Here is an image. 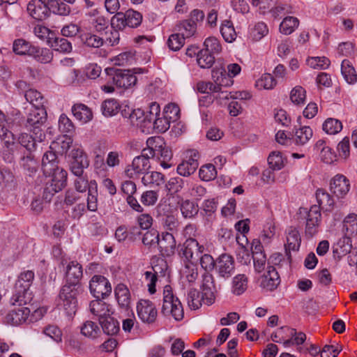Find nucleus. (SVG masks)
Wrapping results in <instances>:
<instances>
[{
	"mask_svg": "<svg viewBox=\"0 0 357 357\" xmlns=\"http://www.w3.org/2000/svg\"><path fill=\"white\" fill-rule=\"evenodd\" d=\"M248 278L244 274L236 275L232 280V292L236 295L242 294L248 288Z\"/></svg>",
	"mask_w": 357,
	"mask_h": 357,
	"instance_id": "40",
	"label": "nucleus"
},
{
	"mask_svg": "<svg viewBox=\"0 0 357 357\" xmlns=\"http://www.w3.org/2000/svg\"><path fill=\"white\" fill-rule=\"evenodd\" d=\"M178 33L185 38H188L192 36L196 31V24L190 22L189 20H185L181 21L177 25Z\"/></svg>",
	"mask_w": 357,
	"mask_h": 357,
	"instance_id": "44",
	"label": "nucleus"
},
{
	"mask_svg": "<svg viewBox=\"0 0 357 357\" xmlns=\"http://www.w3.org/2000/svg\"><path fill=\"white\" fill-rule=\"evenodd\" d=\"M155 147V158L160 162V165L164 169L169 168L172 166L170 160L172 158V151L171 149L167 145L163 138L161 137H156V141H153L151 146Z\"/></svg>",
	"mask_w": 357,
	"mask_h": 357,
	"instance_id": "11",
	"label": "nucleus"
},
{
	"mask_svg": "<svg viewBox=\"0 0 357 357\" xmlns=\"http://www.w3.org/2000/svg\"><path fill=\"white\" fill-rule=\"evenodd\" d=\"M59 160L55 151H46L42 158V170L44 174H50L59 168Z\"/></svg>",
	"mask_w": 357,
	"mask_h": 357,
	"instance_id": "21",
	"label": "nucleus"
},
{
	"mask_svg": "<svg viewBox=\"0 0 357 357\" xmlns=\"http://www.w3.org/2000/svg\"><path fill=\"white\" fill-rule=\"evenodd\" d=\"M21 166L29 174L30 176L32 174L36 173L38 168L37 162L33 159L31 154L22 158Z\"/></svg>",
	"mask_w": 357,
	"mask_h": 357,
	"instance_id": "63",
	"label": "nucleus"
},
{
	"mask_svg": "<svg viewBox=\"0 0 357 357\" xmlns=\"http://www.w3.org/2000/svg\"><path fill=\"white\" fill-rule=\"evenodd\" d=\"M34 273L32 271H24L18 276L16 281L15 289L23 290L29 289L34 280Z\"/></svg>",
	"mask_w": 357,
	"mask_h": 357,
	"instance_id": "32",
	"label": "nucleus"
},
{
	"mask_svg": "<svg viewBox=\"0 0 357 357\" xmlns=\"http://www.w3.org/2000/svg\"><path fill=\"white\" fill-rule=\"evenodd\" d=\"M19 143L26 148L29 151H32L36 149V142L38 141L36 135L33 137L27 133H22L20 135L18 138Z\"/></svg>",
	"mask_w": 357,
	"mask_h": 357,
	"instance_id": "58",
	"label": "nucleus"
},
{
	"mask_svg": "<svg viewBox=\"0 0 357 357\" xmlns=\"http://www.w3.org/2000/svg\"><path fill=\"white\" fill-rule=\"evenodd\" d=\"M33 300L32 293L30 289L20 290L15 289V293L10 298V303L13 305H17L18 307H24Z\"/></svg>",
	"mask_w": 357,
	"mask_h": 357,
	"instance_id": "27",
	"label": "nucleus"
},
{
	"mask_svg": "<svg viewBox=\"0 0 357 357\" xmlns=\"http://www.w3.org/2000/svg\"><path fill=\"white\" fill-rule=\"evenodd\" d=\"M341 73L345 81L350 84H354L357 80V75L350 61L344 59L342 61Z\"/></svg>",
	"mask_w": 357,
	"mask_h": 357,
	"instance_id": "36",
	"label": "nucleus"
},
{
	"mask_svg": "<svg viewBox=\"0 0 357 357\" xmlns=\"http://www.w3.org/2000/svg\"><path fill=\"white\" fill-rule=\"evenodd\" d=\"M306 98V91L301 86H295L291 91L290 99L295 105H303Z\"/></svg>",
	"mask_w": 357,
	"mask_h": 357,
	"instance_id": "54",
	"label": "nucleus"
},
{
	"mask_svg": "<svg viewBox=\"0 0 357 357\" xmlns=\"http://www.w3.org/2000/svg\"><path fill=\"white\" fill-rule=\"evenodd\" d=\"M316 198L319 204L318 207L326 211H331L335 201L333 197L324 189L319 188L316 191Z\"/></svg>",
	"mask_w": 357,
	"mask_h": 357,
	"instance_id": "25",
	"label": "nucleus"
},
{
	"mask_svg": "<svg viewBox=\"0 0 357 357\" xmlns=\"http://www.w3.org/2000/svg\"><path fill=\"white\" fill-rule=\"evenodd\" d=\"M184 181L180 177L171 178L165 184L167 190L170 193H176L181 190Z\"/></svg>",
	"mask_w": 357,
	"mask_h": 357,
	"instance_id": "64",
	"label": "nucleus"
},
{
	"mask_svg": "<svg viewBox=\"0 0 357 357\" xmlns=\"http://www.w3.org/2000/svg\"><path fill=\"white\" fill-rule=\"evenodd\" d=\"M180 208L183 216L185 218L195 217L199 211L198 206L188 199L183 201Z\"/></svg>",
	"mask_w": 357,
	"mask_h": 357,
	"instance_id": "48",
	"label": "nucleus"
},
{
	"mask_svg": "<svg viewBox=\"0 0 357 357\" xmlns=\"http://www.w3.org/2000/svg\"><path fill=\"white\" fill-rule=\"evenodd\" d=\"M111 26L116 30H123L127 26L125 13L118 12L111 19Z\"/></svg>",
	"mask_w": 357,
	"mask_h": 357,
	"instance_id": "62",
	"label": "nucleus"
},
{
	"mask_svg": "<svg viewBox=\"0 0 357 357\" xmlns=\"http://www.w3.org/2000/svg\"><path fill=\"white\" fill-rule=\"evenodd\" d=\"M102 298H96L90 303L89 307L91 312L100 317V320L110 315L109 305Z\"/></svg>",
	"mask_w": 357,
	"mask_h": 357,
	"instance_id": "24",
	"label": "nucleus"
},
{
	"mask_svg": "<svg viewBox=\"0 0 357 357\" xmlns=\"http://www.w3.org/2000/svg\"><path fill=\"white\" fill-rule=\"evenodd\" d=\"M268 32V27L264 22H257L252 29L250 35L254 40H259Z\"/></svg>",
	"mask_w": 357,
	"mask_h": 357,
	"instance_id": "59",
	"label": "nucleus"
},
{
	"mask_svg": "<svg viewBox=\"0 0 357 357\" xmlns=\"http://www.w3.org/2000/svg\"><path fill=\"white\" fill-rule=\"evenodd\" d=\"M161 313L166 317L172 316L176 321H181L184 317L182 304L180 300L174 296L169 285L164 287Z\"/></svg>",
	"mask_w": 357,
	"mask_h": 357,
	"instance_id": "3",
	"label": "nucleus"
},
{
	"mask_svg": "<svg viewBox=\"0 0 357 357\" xmlns=\"http://www.w3.org/2000/svg\"><path fill=\"white\" fill-rule=\"evenodd\" d=\"M47 120V112L44 106L33 107L29 113L24 126L36 135L39 142L45 139V134L42 128Z\"/></svg>",
	"mask_w": 357,
	"mask_h": 357,
	"instance_id": "2",
	"label": "nucleus"
},
{
	"mask_svg": "<svg viewBox=\"0 0 357 357\" xmlns=\"http://www.w3.org/2000/svg\"><path fill=\"white\" fill-rule=\"evenodd\" d=\"M74 181V187L75 191L84 195L86 197L87 191V209L90 211H96L98 209V185L95 180L89 181L86 176L83 174L76 176Z\"/></svg>",
	"mask_w": 357,
	"mask_h": 357,
	"instance_id": "1",
	"label": "nucleus"
},
{
	"mask_svg": "<svg viewBox=\"0 0 357 357\" xmlns=\"http://www.w3.org/2000/svg\"><path fill=\"white\" fill-rule=\"evenodd\" d=\"M199 178L205 181L213 180L217 176L215 167L212 164H207L201 167L199 171Z\"/></svg>",
	"mask_w": 357,
	"mask_h": 357,
	"instance_id": "52",
	"label": "nucleus"
},
{
	"mask_svg": "<svg viewBox=\"0 0 357 357\" xmlns=\"http://www.w3.org/2000/svg\"><path fill=\"white\" fill-rule=\"evenodd\" d=\"M150 168V161L144 155H138L135 157L132 163L126 167L125 174L129 178H135L139 175L147 174Z\"/></svg>",
	"mask_w": 357,
	"mask_h": 357,
	"instance_id": "10",
	"label": "nucleus"
},
{
	"mask_svg": "<svg viewBox=\"0 0 357 357\" xmlns=\"http://www.w3.org/2000/svg\"><path fill=\"white\" fill-rule=\"evenodd\" d=\"M215 270L218 276L224 279L229 278L235 271V261L232 256L222 254L216 259Z\"/></svg>",
	"mask_w": 357,
	"mask_h": 357,
	"instance_id": "12",
	"label": "nucleus"
},
{
	"mask_svg": "<svg viewBox=\"0 0 357 357\" xmlns=\"http://www.w3.org/2000/svg\"><path fill=\"white\" fill-rule=\"evenodd\" d=\"M305 213V237L310 239L315 236L319 231L321 222V213L319 207L317 205L312 206L309 211L306 208H300V213Z\"/></svg>",
	"mask_w": 357,
	"mask_h": 357,
	"instance_id": "4",
	"label": "nucleus"
},
{
	"mask_svg": "<svg viewBox=\"0 0 357 357\" xmlns=\"http://www.w3.org/2000/svg\"><path fill=\"white\" fill-rule=\"evenodd\" d=\"M29 56L41 63H50L53 59L54 54L52 50L49 48L33 45L31 49Z\"/></svg>",
	"mask_w": 357,
	"mask_h": 357,
	"instance_id": "23",
	"label": "nucleus"
},
{
	"mask_svg": "<svg viewBox=\"0 0 357 357\" xmlns=\"http://www.w3.org/2000/svg\"><path fill=\"white\" fill-rule=\"evenodd\" d=\"M115 296L119 305L127 309L130 303V294L128 287L123 284H119L115 289Z\"/></svg>",
	"mask_w": 357,
	"mask_h": 357,
	"instance_id": "28",
	"label": "nucleus"
},
{
	"mask_svg": "<svg viewBox=\"0 0 357 357\" xmlns=\"http://www.w3.org/2000/svg\"><path fill=\"white\" fill-rule=\"evenodd\" d=\"M273 341L282 343L284 348L299 347L305 341V336H288L287 339L280 338V336H273Z\"/></svg>",
	"mask_w": 357,
	"mask_h": 357,
	"instance_id": "37",
	"label": "nucleus"
},
{
	"mask_svg": "<svg viewBox=\"0 0 357 357\" xmlns=\"http://www.w3.org/2000/svg\"><path fill=\"white\" fill-rule=\"evenodd\" d=\"M301 243V238L298 229L292 227H289L287 235V244L285 245L286 252H287L290 250H298Z\"/></svg>",
	"mask_w": 357,
	"mask_h": 357,
	"instance_id": "26",
	"label": "nucleus"
},
{
	"mask_svg": "<svg viewBox=\"0 0 357 357\" xmlns=\"http://www.w3.org/2000/svg\"><path fill=\"white\" fill-rule=\"evenodd\" d=\"M343 229L349 235L357 234V215H348L343 221Z\"/></svg>",
	"mask_w": 357,
	"mask_h": 357,
	"instance_id": "53",
	"label": "nucleus"
},
{
	"mask_svg": "<svg viewBox=\"0 0 357 357\" xmlns=\"http://www.w3.org/2000/svg\"><path fill=\"white\" fill-rule=\"evenodd\" d=\"M165 182V176L158 172H148V173L142 178V183L144 185L159 187L164 185Z\"/></svg>",
	"mask_w": 357,
	"mask_h": 357,
	"instance_id": "33",
	"label": "nucleus"
},
{
	"mask_svg": "<svg viewBox=\"0 0 357 357\" xmlns=\"http://www.w3.org/2000/svg\"><path fill=\"white\" fill-rule=\"evenodd\" d=\"M33 45L23 38L15 39L13 44V51L18 55H28L31 53Z\"/></svg>",
	"mask_w": 357,
	"mask_h": 357,
	"instance_id": "42",
	"label": "nucleus"
},
{
	"mask_svg": "<svg viewBox=\"0 0 357 357\" xmlns=\"http://www.w3.org/2000/svg\"><path fill=\"white\" fill-rule=\"evenodd\" d=\"M312 130L309 126H303L296 130L293 141L298 146L305 144L312 137Z\"/></svg>",
	"mask_w": 357,
	"mask_h": 357,
	"instance_id": "35",
	"label": "nucleus"
},
{
	"mask_svg": "<svg viewBox=\"0 0 357 357\" xmlns=\"http://www.w3.org/2000/svg\"><path fill=\"white\" fill-rule=\"evenodd\" d=\"M89 289L91 294L96 298L104 299L112 292V286L109 280L104 276L95 275L89 282Z\"/></svg>",
	"mask_w": 357,
	"mask_h": 357,
	"instance_id": "8",
	"label": "nucleus"
},
{
	"mask_svg": "<svg viewBox=\"0 0 357 357\" xmlns=\"http://www.w3.org/2000/svg\"><path fill=\"white\" fill-rule=\"evenodd\" d=\"M85 197L83 195L73 190H68L65 193L64 204L72 206L79 202H83Z\"/></svg>",
	"mask_w": 357,
	"mask_h": 357,
	"instance_id": "57",
	"label": "nucleus"
},
{
	"mask_svg": "<svg viewBox=\"0 0 357 357\" xmlns=\"http://www.w3.org/2000/svg\"><path fill=\"white\" fill-rule=\"evenodd\" d=\"M280 282V276L275 268L268 266L266 273L262 276L261 287L268 291H273L277 288Z\"/></svg>",
	"mask_w": 357,
	"mask_h": 357,
	"instance_id": "20",
	"label": "nucleus"
},
{
	"mask_svg": "<svg viewBox=\"0 0 357 357\" xmlns=\"http://www.w3.org/2000/svg\"><path fill=\"white\" fill-rule=\"evenodd\" d=\"M82 41L88 47L98 48L101 47L105 42L103 37L98 35L87 33L82 35Z\"/></svg>",
	"mask_w": 357,
	"mask_h": 357,
	"instance_id": "50",
	"label": "nucleus"
},
{
	"mask_svg": "<svg viewBox=\"0 0 357 357\" xmlns=\"http://www.w3.org/2000/svg\"><path fill=\"white\" fill-rule=\"evenodd\" d=\"M48 43L51 47L61 53H70L73 50V46L70 41L63 37H55L49 38Z\"/></svg>",
	"mask_w": 357,
	"mask_h": 357,
	"instance_id": "29",
	"label": "nucleus"
},
{
	"mask_svg": "<svg viewBox=\"0 0 357 357\" xmlns=\"http://www.w3.org/2000/svg\"><path fill=\"white\" fill-rule=\"evenodd\" d=\"M50 6V13L52 12L59 15H67L70 12L69 6L57 0H51Z\"/></svg>",
	"mask_w": 357,
	"mask_h": 357,
	"instance_id": "55",
	"label": "nucleus"
},
{
	"mask_svg": "<svg viewBox=\"0 0 357 357\" xmlns=\"http://www.w3.org/2000/svg\"><path fill=\"white\" fill-rule=\"evenodd\" d=\"M30 312L27 307H15L6 314L5 321L12 326L20 325L26 321Z\"/></svg>",
	"mask_w": 357,
	"mask_h": 357,
	"instance_id": "18",
	"label": "nucleus"
},
{
	"mask_svg": "<svg viewBox=\"0 0 357 357\" xmlns=\"http://www.w3.org/2000/svg\"><path fill=\"white\" fill-rule=\"evenodd\" d=\"M82 291L81 284L68 283L61 289L60 299L68 314H75L77 307V296Z\"/></svg>",
	"mask_w": 357,
	"mask_h": 357,
	"instance_id": "5",
	"label": "nucleus"
},
{
	"mask_svg": "<svg viewBox=\"0 0 357 357\" xmlns=\"http://www.w3.org/2000/svg\"><path fill=\"white\" fill-rule=\"evenodd\" d=\"M160 235L155 229H151L143 235L142 243L146 246H157Z\"/></svg>",
	"mask_w": 357,
	"mask_h": 357,
	"instance_id": "56",
	"label": "nucleus"
},
{
	"mask_svg": "<svg viewBox=\"0 0 357 357\" xmlns=\"http://www.w3.org/2000/svg\"><path fill=\"white\" fill-rule=\"evenodd\" d=\"M206 303V301L204 299L200 292L195 289H192L190 290L188 294V304L191 309L197 310L202 306V303Z\"/></svg>",
	"mask_w": 357,
	"mask_h": 357,
	"instance_id": "49",
	"label": "nucleus"
},
{
	"mask_svg": "<svg viewBox=\"0 0 357 357\" xmlns=\"http://www.w3.org/2000/svg\"><path fill=\"white\" fill-rule=\"evenodd\" d=\"M202 290V295L206 301V304L208 305L213 304L215 302L218 290L215 285L213 276L211 274H205L203 275Z\"/></svg>",
	"mask_w": 357,
	"mask_h": 357,
	"instance_id": "17",
	"label": "nucleus"
},
{
	"mask_svg": "<svg viewBox=\"0 0 357 357\" xmlns=\"http://www.w3.org/2000/svg\"><path fill=\"white\" fill-rule=\"evenodd\" d=\"M323 130L328 135H335L342 129V122L336 119L328 118L323 123Z\"/></svg>",
	"mask_w": 357,
	"mask_h": 357,
	"instance_id": "45",
	"label": "nucleus"
},
{
	"mask_svg": "<svg viewBox=\"0 0 357 357\" xmlns=\"http://www.w3.org/2000/svg\"><path fill=\"white\" fill-rule=\"evenodd\" d=\"M61 264H67L66 277L68 283L81 284L79 281L83 276L82 266L77 261H71L67 263L66 259L61 260Z\"/></svg>",
	"mask_w": 357,
	"mask_h": 357,
	"instance_id": "15",
	"label": "nucleus"
},
{
	"mask_svg": "<svg viewBox=\"0 0 357 357\" xmlns=\"http://www.w3.org/2000/svg\"><path fill=\"white\" fill-rule=\"evenodd\" d=\"M24 97L26 100L33 106V107L44 106V98L37 90L29 89L28 91H26Z\"/></svg>",
	"mask_w": 357,
	"mask_h": 357,
	"instance_id": "47",
	"label": "nucleus"
},
{
	"mask_svg": "<svg viewBox=\"0 0 357 357\" xmlns=\"http://www.w3.org/2000/svg\"><path fill=\"white\" fill-rule=\"evenodd\" d=\"M139 318L144 323H153L157 317L158 312L154 304L149 300H140L137 305Z\"/></svg>",
	"mask_w": 357,
	"mask_h": 357,
	"instance_id": "13",
	"label": "nucleus"
},
{
	"mask_svg": "<svg viewBox=\"0 0 357 357\" xmlns=\"http://www.w3.org/2000/svg\"><path fill=\"white\" fill-rule=\"evenodd\" d=\"M46 177H51L50 184L52 185L56 191H61L66 185L67 172L63 168H58L50 174H44Z\"/></svg>",
	"mask_w": 357,
	"mask_h": 357,
	"instance_id": "22",
	"label": "nucleus"
},
{
	"mask_svg": "<svg viewBox=\"0 0 357 357\" xmlns=\"http://www.w3.org/2000/svg\"><path fill=\"white\" fill-rule=\"evenodd\" d=\"M72 143L73 139L65 135L62 137L53 142L50 145V149L54 150L55 153L57 152L58 153L63 155L67 153L70 148Z\"/></svg>",
	"mask_w": 357,
	"mask_h": 357,
	"instance_id": "34",
	"label": "nucleus"
},
{
	"mask_svg": "<svg viewBox=\"0 0 357 357\" xmlns=\"http://www.w3.org/2000/svg\"><path fill=\"white\" fill-rule=\"evenodd\" d=\"M137 79L131 73V70L116 69L113 76V82L119 88L128 89L135 86Z\"/></svg>",
	"mask_w": 357,
	"mask_h": 357,
	"instance_id": "16",
	"label": "nucleus"
},
{
	"mask_svg": "<svg viewBox=\"0 0 357 357\" xmlns=\"http://www.w3.org/2000/svg\"><path fill=\"white\" fill-rule=\"evenodd\" d=\"M220 32L226 42L231 43L236 38V32L230 20H225L222 22Z\"/></svg>",
	"mask_w": 357,
	"mask_h": 357,
	"instance_id": "39",
	"label": "nucleus"
},
{
	"mask_svg": "<svg viewBox=\"0 0 357 357\" xmlns=\"http://www.w3.org/2000/svg\"><path fill=\"white\" fill-rule=\"evenodd\" d=\"M70 169L75 176H81L84 174V169L89 165V160L87 155L81 148H74L70 153Z\"/></svg>",
	"mask_w": 357,
	"mask_h": 357,
	"instance_id": "7",
	"label": "nucleus"
},
{
	"mask_svg": "<svg viewBox=\"0 0 357 357\" xmlns=\"http://www.w3.org/2000/svg\"><path fill=\"white\" fill-rule=\"evenodd\" d=\"M214 54L208 50H201L197 52V63L202 68H211L215 62Z\"/></svg>",
	"mask_w": 357,
	"mask_h": 357,
	"instance_id": "43",
	"label": "nucleus"
},
{
	"mask_svg": "<svg viewBox=\"0 0 357 357\" xmlns=\"http://www.w3.org/2000/svg\"><path fill=\"white\" fill-rule=\"evenodd\" d=\"M299 24L298 20L295 17H286L280 25V31L285 35H289L294 32Z\"/></svg>",
	"mask_w": 357,
	"mask_h": 357,
	"instance_id": "46",
	"label": "nucleus"
},
{
	"mask_svg": "<svg viewBox=\"0 0 357 357\" xmlns=\"http://www.w3.org/2000/svg\"><path fill=\"white\" fill-rule=\"evenodd\" d=\"M120 104L117 100L109 98L105 100L101 105L102 114L105 116H112L116 114L120 109Z\"/></svg>",
	"mask_w": 357,
	"mask_h": 357,
	"instance_id": "38",
	"label": "nucleus"
},
{
	"mask_svg": "<svg viewBox=\"0 0 357 357\" xmlns=\"http://www.w3.org/2000/svg\"><path fill=\"white\" fill-rule=\"evenodd\" d=\"M74 116L82 123H87L93 117L91 110L84 104H76L72 107Z\"/></svg>",
	"mask_w": 357,
	"mask_h": 357,
	"instance_id": "30",
	"label": "nucleus"
},
{
	"mask_svg": "<svg viewBox=\"0 0 357 357\" xmlns=\"http://www.w3.org/2000/svg\"><path fill=\"white\" fill-rule=\"evenodd\" d=\"M330 60L325 57H312L307 60V65L314 69H326L330 66Z\"/></svg>",
	"mask_w": 357,
	"mask_h": 357,
	"instance_id": "60",
	"label": "nucleus"
},
{
	"mask_svg": "<svg viewBox=\"0 0 357 357\" xmlns=\"http://www.w3.org/2000/svg\"><path fill=\"white\" fill-rule=\"evenodd\" d=\"M100 324L105 335H118L120 331L119 321L109 316L100 320Z\"/></svg>",
	"mask_w": 357,
	"mask_h": 357,
	"instance_id": "31",
	"label": "nucleus"
},
{
	"mask_svg": "<svg viewBox=\"0 0 357 357\" xmlns=\"http://www.w3.org/2000/svg\"><path fill=\"white\" fill-rule=\"evenodd\" d=\"M6 116L3 113L0 111V137L6 146L8 147L10 144L14 143V135L8 130L6 127Z\"/></svg>",
	"mask_w": 357,
	"mask_h": 357,
	"instance_id": "41",
	"label": "nucleus"
},
{
	"mask_svg": "<svg viewBox=\"0 0 357 357\" xmlns=\"http://www.w3.org/2000/svg\"><path fill=\"white\" fill-rule=\"evenodd\" d=\"M185 38L178 33L172 34L167 40V45L171 50L178 51L184 45Z\"/></svg>",
	"mask_w": 357,
	"mask_h": 357,
	"instance_id": "61",
	"label": "nucleus"
},
{
	"mask_svg": "<svg viewBox=\"0 0 357 357\" xmlns=\"http://www.w3.org/2000/svg\"><path fill=\"white\" fill-rule=\"evenodd\" d=\"M350 189L349 180L343 175L337 174L331 181V192L338 199H343Z\"/></svg>",
	"mask_w": 357,
	"mask_h": 357,
	"instance_id": "14",
	"label": "nucleus"
},
{
	"mask_svg": "<svg viewBox=\"0 0 357 357\" xmlns=\"http://www.w3.org/2000/svg\"><path fill=\"white\" fill-rule=\"evenodd\" d=\"M127 26L135 28L139 26L142 21V15L136 10L130 9L125 13Z\"/></svg>",
	"mask_w": 357,
	"mask_h": 357,
	"instance_id": "51",
	"label": "nucleus"
},
{
	"mask_svg": "<svg viewBox=\"0 0 357 357\" xmlns=\"http://www.w3.org/2000/svg\"><path fill=\"white\" fill-rule=\"evenodd\" d=\"M51 0H31L27 5V12L33 19L43 21L50 15Z\"/></svg>",
	"mask_w": 357,
	"mask_h": 357,
	"instance_id": "9",
	"label": "nucleus"
},
{
	"mask_svg": "<svg viewBox=\"0 0 357 357\" xmlns=\"http://www.w3.org/2000/svg\"><path fill=\"white\" fill-rule=\"evenodd\" d=\"M204 250V245H200L195 238L189 237L178 246V252L179 257L186 263H196Z\"/></svg>",
	"mask_w": 357,
	"mask_h": 357,
	"instance_id": "6",
	"label": "nucleus"
},
{
	"mask_svg": "<svg viewBox=\"0 0 357 357\" xmlns=\"http://www.w3.org/2000/svg\"><path fill=\"white\" fill-rule=\"evenodd\" d=\"M176 245L174 236L168 232L162 234V237L159 238L157 244L161 254L166 257H170L174 254Z\"/></svg>",
	"mask_w": 357,
	"mask_h": 357,
	"instance_id": "19",
	"label": "nucleus"
}]
</instances>
